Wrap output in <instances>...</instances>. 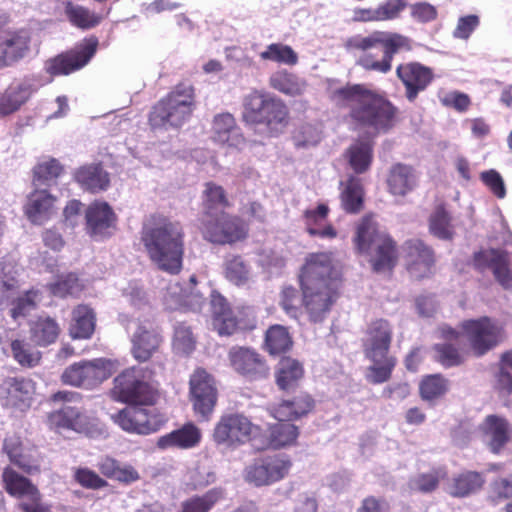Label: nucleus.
I'll return each mask as SVG.
<instances>
[{
    "instance_id": "nucleus-3",
    "label": "nucleus",
    "mask_w": 512,
    "mask_h": 512,
    "mask_svg": "<svg viewBox=\"0 0 512 512\" xmlns=\"http://www.w3.org/2000/svg\"><path fill=\"white\" fill-rule=\"evenodd\" d=\"M185 236L180 221L155 213L143 224L140 240L149 260L159 270L177 275L183 268Z\"/></svg>"
},
{
    "instance_id": "nucleus-18",
    "label": "nucleus",
    "mask_w": 512,
    "mask_h": 512,
    "mask_svg": "<svg viewBox=\"0 0 512 512\" xmlns=\"http://www.w3.org/2000/svg\"><path fill=\"white\" fill-rule=\"evenodd\" d=\"M109 378L104 359L81 360L67 366L61 376L63 385L91 390Z\"/></svg>"
},
{
    "instance_id": "nucleus-32",
    "label": "nucleus",
    "mask_w": 512,
    "mask_h": 512,
    "mask_svg": "<svg viewBox=\"0 0 512 512\" xmlns=\"http://www.w3.org/2000/svg\"><path fill=\"white\" fill-rule=\"evenodd\" d=\"M36 89L28 80L14 81L0 94V116H9L21 109Z\"/></svg>"
},
{
    "instance_id": "nucleus-29",
    "label": "nucleus",
    "mask_w": 512,
    "mask_h": 512,
    "mask_svg": "<svg viewBox=\"0 0 512 512\" xmlns=\"http://www.w3.org/2000/svg\"><path fill=\"white\" fill-rule=\"evenodd\" d=\"M315 408V399L306 391H298L290 399L269 408L271 416L278 421H293L307 416Z\"/></svg>"
},
{
    "instance_id": "nucleus-47",
    "label": "nucleus",
    "mask_w": 512,
    "mask_h": 512,
    "mask_svg": "<svg viewBox=\"0 0 512 512\" xmlns=\"http://www.w3.org/2000/svg\"><path fill=\"white\" fill-rule=\"evenodd\" d=\"M293 345L288 329L279 324L270 326L264 337V349L272 356L284 354Z\"/></svg>"
},
{
    "instance_id": "nucleus-8",
    "label": "nucleus",
    "mask_w": 512,
    "mask_h": 512,
    "mask_svg": "<svg viewBox=\"0 0 512 512\" xmlns=\"http://www.w3.org/2000/svg\"><path fill=\"white\" fill-rule=\"evenodd\" d=\"M195 109V87L189 82H180L153 105L148 122L153 129L179 128L190 120Z\"/></svg>"
},
{
    "instance_id": "nucleus-12",
    "label": "nucleus",
    "mask_w": 512,
    "mask_h": 512,
    "mask_svg": "<svg viewBox=\"0 0 512 512\" xmlns=\"http://www.w3.org/2000/svg\"><path fill=\"white\" fill-rule=\"evenodd\" d=\"M459 328L475 357L484 356L505 339L504 327L488 316L463 320Z\"/></svg>"
},
{
    "instance_id": "nucleus-9",
    "label": "nucleus",
    "mask_w": 512,
    "mask_h": 512,
    "mask_svg": "<svg viewBox=\"0 0 512 512\" xmlns=\"http://www.w3.org/2000/svg\"><path fill=\"white\" fill-rule=\"evenodd\" d=\"M210 305L212 327L219 336L245 335L257 328V315L250 306L233 309L228 300L216 290L211 292Z\"/></svg>"
},
{
    "instance_id": "nucleus-38",
    "label": "nucleus",
    "mask_w": 512,
    "mask_h": 512,
    "mask_svg": "<svg viewBox=\"0 0 512 512\" xmlns=\"http://www.w3.org/2000/svg\"><path fill=\"white\" fill-rule=\"evenodd\" d=\"M231 207L225 189L214 183L207 182L202 196V213L200 220H208L213 216L225 212V209Z\"/></svg>"
},
{
    "instance_id": "nucleus-43",
    "label": "nucleus",
    "mask_w": 512,
    "mask_h": 512,
    "mask_svg": "<svg viewBox=\"0 0 512 512\" xmlns=\"http://www.w3.org/2000/svg\"><path fill=\"white\" fill-rule=\"evenodd\" d=\"M344 157L356 174H363L371 167L373 145L369 141L356 140L345 150Z\"/></svg>"
},
{
    "instance_id": "nucleus-37",
    "label": "nucleus",
    "mask_w": 512,
    "mask_h": 512,
    "mask_svg": "<svg viewBox=\"0 0 512 512\" xmlns=\"http://www.w3.org/2000/svg\"><path fill=\"white\" fill-rule=\"evenodd\" d=\"M75 181L86 191L98 193L105 191L110 185L109 174L101 164H87L74 173Z\"/></svg>"
},
{
    "instance_id": "nucleus-10",
    "label": "nucleus",
    "mask_w": 512,
    "mask_h": 512,
    "mask_svg": "<svg viewBox=\"0 0 512 512\" xmlns=\"http://www.w3.org/2000/svg\"><path fill=\"white\" fill-rule=\"evenodd\" d=\"M151 375L148 369L127 368L115 377L113 393L120 402L131 406H153L159 399V391L150 381Z\"/></svg>"
},
{
    "instance_id": "nucleus-61",
    "label": "nucleus",
    "mask_w": 512,
    "mask_h": 512,
    "mask_svg": "<svg viewBox=\"0 0 512 512\" xmlns=\"http://www.w3.org/2000/svg\"><path fill=\"white\" fill-rule=\"evenodd\" d=\"M63 166L55 158L37 164L33 169V182L35 184H45L55 180L63 173Z\"/></svg>"
},
{
    "instance_id": "nucleus-36",
    "label": "nucleus",
    "mask_w": 512,
    "mask_h": 512,
    "mask_svg": "<svg viewBox=\"0 0 512 512\" xmlns=\"http://www.w3.org/2000/svg\"><path fill=\"white\" fill-rule=\"evenodd\" d=\"M201 439V430L193 422H188L181 428L161 436L157 441V446L161 449H191L198 446Z\"/></svg>"
},
{
    "instance_id": "nucleus-21",
    "label": "nucleus",
    "mask_w": 512,
    "mask_h": 512,
    "mask_svg": "<svg viewBox=\"0 0 512 512\" xmlns=\"http://www.w3.org/2000/svg\"><path fill=\"white\" fill-rule=\"evenodd\" d=\"M227 358L231 369L238 375L256 381L269 375V366L265 357L255 348L248 346H232Z\"/></svg>"
},
{
    "instance_id": "nucleus-40",
    "label": "nucleus",
    "mask_w": 512,
    "mask_h": 512,
    "mask_svg": "<svg viewBox=\"0 0 512 512\" xmlns=\"http://www.w3.org/2000/svg\"><path fill=\"white\" fill-rule=\"evenodd\" d=\"M96 327V314L87 304H79L72 310V320L69 328L73 339H90Z\"/></svg>"
},
{
    "instance_id": "nucleus-27",
    "label": "nucleus",
    "mask_w": 512,
    "mask_h": 512,
    "mask_svg": "<svg viewBox=\"0 0 512 512\" xmlns=\"http://www.w3.org/2000/svg\"><path fill=\"white\" fill-rule=\"evenodd\" d=\"M57 201V197L47 190L35 189L27 196L24 215L33 225H43L56 213Z\"/></svg>"
},
{
    "instance_id": "nucleus-52",
    "label": "nucleus",
    "mask_w": 512,
    "mask_h": 512,
    "mask_svg": "<svg viewBox=\"0 0 512 512\" xmlns=\"http://www.w3.org/2000/svg\"><path fill=\"white\" fill-rule=\"evenodd\" d=\"M298 427L289 421H279L269 428V445L274 449H280L294 444L298 438Z\"/></svg>"
},
{
    "instance_id": "nucleus-5",
    "label": "nucleus",
    "mask_w": 512,
    "mask_h": 512,
    "mask_svg": "<svg viewBox=\"0 0 512 512\" xmlns=\"http://www.w3.org/2000/svg\"><path fill=\"white\" fill-rule=\"evenodd\" d=\"M394 337L391 322L384 318L371 320L361 338L364 358L370 362L366 367L365 379L373 385L383 384L392 378L397 358L390 353Z\"/></svg>"
},
{
    "instance_id": "nucleus-45",
    "label": "nucleus",
    "mask_w": 512,
    "mask_h": 512,
    "mask_svg": "<svg viewBox=\"0 0 512 512\" xmlns=\"http://www.w3.org/2000/svg\"><path fill=\"white\" fill-rule=\"evenodd\" d=\"M429 232L440 240H452L455 235L452 216L444 203L435 206L428 219Z\"/></svg>"
},
{
    "instance_id": "nucleus-48",
    "label": "nucleus",
    "mask_w": 512,
    "mask_h": 512,
    "mask_svg": "<svg viewBox=\"0 0 512 512\" xmlns=\"http://www.w3.org/2000/svg\"><path fill=\"white\" fill-rule=\"evenodd\" d=\"M269 85L271 88L292 97L302 95L306 86L305 81L284 69L278 70L270 76Z\"/></svg>"
},
{
    "instance_id": "nucleus-60",
    "label": "nucleus",
    "mask_w": 512,
    "mask_h": 512,
    "mask_svg": "<svg viewBox=\"0 0 512 512\" xmlns=\"http://www.w3.org/2000/svg\"><path fill=\"white\" fill-rule=\"evenodd\" d=\"M445 475L446 472L442 469H433L428 473H421L411 479L410 487L417 492L431 493L438 488L440 480L444 478Z\"/></svg>"
},
{
    "instance_id": "nucleus-35",
    "label": "nucleus",
    "mask_w": 512,
    "mask_h": 512,
    "mask_svg": "<svg viewBox=\"0 0 512 512\" xmlns=\"http://www.w3.org/2000/svg\"><path fill=\"white\" fill-rule=\"evenodd\" d=\"M330 209L328 205L320 203L315 209H306L303 212V221L306 232L312 237L334 239L338 232L331 223H326Z\"/></svg>"
},
{
    "instance_id": "nucleus-44",
    "label": "nucleus",
    "mask_w": 512,
    "mask_h": 512,
    "mask_svg": "<svg viewBox=\"0 0 512 512\" xmlns=\"http://www.w3.org/2000/svg\"><path fill=\"white\" fill-rule=\"evenodd\" d=\"M364 187L362 180L354 175H350L340 194L342 208L350 214L359 213L364 204Z\"/></svg>"
},
{
    "instance_id": "nucleus-62",
    "label": "nucleus",
    "mask_w": 512,
    "mask_h": 512,
    "mask_svg": "<svg viewBox=\"0 0 512 512\" xmlns=\"http://www.w3.org/2000/svg\"><path fill=\"white\" fill-rule=\"evenodd\" d=\"M496 281L504 288H509L512 284V271L506 252L502 251L492 264L491 269Z\"/></svg>"
},
{
    "instance_id": "nucleus-46",
    "label": "nucleus",
    "mask_w": 512,
    "mask_h": 512,
    "mask_svg": "<svg viewBox=\"0 0 512 512\" xmlns=\"http://www.w3.org/2000/svg\"><path fill=\"white\" fill-rule=\"evenodd\" d=\"M432 353L433 360L446 369L461 366L466 361L465 351L453 342L435 343L432 346Z\"/></svg>"
},
{
    "instance_id": "nucleus-56",
    "label": "nucleus",
    "mask_w": 512,
    "mask_h": 512,
    "mask_svg": "<svg viewBox=\"0 0 512 512\" xmlns=\"http://www.w3.org/2000/svg\"><path fill=\"white\" fill-rule=\"evenodd\" d=\"M263 61H272L279 64L294 66L298 63V55L291 46L282 43H272L260 54Z\"/></svg>"
},
{
    "instance_id": "nucleus-1",
    "label": "nucleus",
    "mask_w": 512,
    "mask_h": 512,
    "mask_svg": "<svg viewBox=\"0 0 512 512\" xmlns=\"http://www.w3.org/2000/svg\"><path fill=\"white\" fill-rule=\"evenodd\" d=\"M331 102L347 108L346 120L354 130L370 131L374 136L386 134L400 121V110L385 95L362 84H347L330 92Z\"/></svg>"
},
{
    "instance_id": "nucleus-55",
    "label": "nucleus",
    "mask_w": 512,
    "mask_h": 512,
    "mask_svg": "<svg viewBox=\"0 0 512 512\" xmlns=\"http://www.w3.org/2000/svg\"><path fill=\"white\" fill-rule=\"evenodd\" d=\"M48 288L52 295L59 298H66L80 294L84 289V285L81 283L76 273L69 272L58 276L53 283L48 285Z\"/></svg>"
},
{
    "instance_id": "nucleus-57",
    "label": "nucleus",
    "mask_w": 512,
    "mask_h": 512,
    "mask_svg": "<svg viewBox=\"0 0 512 512\" xmlns=\"http://www.w3.org/2000/svg\"><path fill=\"white\" fill-rule=\"evenodd\" d=\"M509 499H512V473L491 481L486 497V500L494 506Z\"/></svg>"
},
{
    "instance_id": "nucleus-4",
    "label": "nucleus",
    "mask_w": 512,
    "mask_h": 512,
    "mask_svg": "<svg viewBox=\"0 0 512 512\" xmlns=\"http://www.w3.org/2000/svg\"><path fill=\"white\" fill-rule=\"evenodd\" d=\"M344 47L347 51H360L356 65L365 71L387 74L392 70L394 56L401 51H411V40L400 33L376 30L367 36L355 35L348 38Z\"/></svg>"
},
{
    "instance_id": "nucleus-34",
    "label": "nucleus",
    "mask_w": 512,
    "mask_h": 512,
    "mask_svg": "<svg viewBox=\"0 0 512 512\" xmlns=\"http://www.w3.org/2000/svg\"><path fill=\"white\" fill-rule=\"evenodd\" d=\"M87 230L91 235L105 236L115 226L117 216L107 202L91 203L85 213Z\"/></svg>"
},
{
    "instance_id": "nucleus-51",
    "label": "nucleus",
    "mask_w": 512,
    "mask_h": 512,
    "mask_svg": "<svg viewBox=\"0 0 512 512\" xmlns=\"http://www.w3.org/2000/svg\"><path fill=\"white\" fill-rule=\"evenodd\" d=\"M449 390V380L441 373L426 375L419 383V394L424 401H435Z\"/></svg>"
},
{
    "instance_id": "nucleus-2",
    "label": "nucleus",
    "mask_w": 512,
    "mask_h": 512,
    "mask_svg": "<svg viewBox=\"0 0 512 512\" xmlns=\"http://www.w3.org/2000/svg\"><path fill=\"white\" fill-rule=\"evenodd\" d=\"M342 275L333 261L332 252H316L306 256L298 274L304 293V311L312 323H322L339 296Z\"/></svg>"
},
{
    "instance_id": "nucleus-63",
    "label": "nucleus",
    "mask_w": 512,
    "mask_h": 512,
    "mask_svg": "<svg viewBox=\"0 0 512 512\" xmlns=\"http://www.w3.org/2000/svg\"><path fill=\"white\" fill-rule=\"evenodd\" d=\"M195 339L190 327L178 324L174 330L173 345L183 354H190L195 349Z\"/></svg>"
},
{
    "instance_id": "nucleus-14",
    "label": "nucleus",
    "mask_w": 512,
    "mask_h": 512,
    "mask_svg": "<svg viewBox=\"0 0 512 512\" xmlns=\"http://www.w3.org/2000/svg\"><path fill=\"white\" fill-rule=\"evenodd\" d=\"M200 231L213 244H233L248 236L247 223L237 215L221 212L208 220H200Z\"/></svg>"
},
{
    "instance_id": "nucleus-26",
    "label": "nucleus",
    "mask_w": 512,
    "mask_h": 512,
    "mask_svg": "<svg viewBox=\"0 0 512 512\" xmlns=\"http://www.w3.org/2000/svg\"><path fill=\"white\" fill-rule=\"evenodd\" d=\"M163 341L159 327L149 322L140 323L131 338V353L137 361L147 362L159 352Z\"/></svg>"
},
{
    "instance_id": "nucleus-22",
    "label": "nucleus",
    "mask_w": 512,
    "mask_h": 512,
    "mask_svg": "<svg viewBox=\"0 0 512 512\" xmlns=\"http://www.w3.org/2000/svg\"><path fill=\"white\" fill-rule=\"evenodd\" d=\"M36 383L24 376H6L0 380L2 407L24 411L31 406Z\"/></svg>"
},
{
    "instance_id": "nucleus-31",
    "label": "nucleus",
    "mask_w": 512,
    "mask_h": 512,
    "mask_svg": "<svg viewBox=\"0 0 512 512\" xmlns=\"http://www.w3.org/2000/svg\"><path fill=\"white\" fill-rule=\"evenodd\" d=\"M62 329L56 318L39 315L28 323V338L34 347L46 348L55 344Z\"/></svg>"
},
{
    "instance_id": "nucleus-19",
    "label": "nucleus",
    "mask_w": 512,
    "mask_h": 512,
    "mask_svg": "<svg viewBox=\"0 0 512 512\" xmlns=\"http://www.w3.org/2000/svg\"><path fill=\"white\" fill-rule=\"evenodd\" d=\"M114 423L128 433L148 435L155 433L163 426L165 420L155 409L142 406L126 407L111 416Z\"/></svg>"
},
{
    "instance_id": "nucleus-25",
    "label": "nucleus",
    "mask_w": 512,
    "mask_h": 512,
    "mask_svg": "<svg viewBox=\"0 0 512 512\" xmlns=\"http://www.w3.org/2000/svg\"><path fill=\"white\" fill-rule=\"evenodd\" d=\"M30 43L31 35L28 30H10L4 27L0 33V69L24 58L30 50Z\"/></svg>"
},
{
    "instance_id": "nucleus-64",
    "label": "nucleus",
    "mask_w": 512,
    "mask_h": 512,
    "mask_svg": "<svg viewBox=\"0 0 512 512\" xmlns=\"http://www.w3.org/2000/svg\"><path fill=\"white\" fill-rule=\"evenodd\" d=\"M75 481L83 488L97 490L108 486V482L89 468H78L74 474Z\"/></svg>"
},
{
    "instance_id": "nucleus-59",
    "label": "nucleus",
    "mask_w": 512,
    "mask_h": 512,
    "mask_svg": "<svg viewBox=\"0 0 512 512\" xmlns=\"http://www.w3.org/2000/svg\"><path fill=\"white\" fill-rule=\"evenodd\" d=\"M42 299V292L39 289L31 288L23 295L18 297L11 309V316L13 319L25 317L32 310H34Z\"/></svg>"
},
{
    "instance_id": "nucleus-53",
    "label": "nucleus",
    "mask_w": 512,
    "mask_h": 512,
    "mask_svg": "<svg viewBox=\"0 0 512 512\" xmlns=\"http://www.w3.org/2000/svg\"><path fill=\"white\" fill-rule=\"evenodd\" d=\"M279 306L290 318L298 320L304 311V293L292 285L284 286L279 294Z\"/></svg>"
},
{
    "instance_id": "nucleus-28",
    "label": "nucleus",
    "mask_w": 512,
    "mask_h": 512,
    "mask_svg": "<svg viewBox=\"0 0 512 512\" xmlns=\"http://www.w3.org/2000/svg\"><path fill=\"white\" fill-rule=\"evenodd\" d=\"M479 429L489 450L496 455L500 454L512 439V426L503 416L487 415Z\"/></svg>"
},
{
    "instance_id": "nucleus-50",
    "label": "nucleus",
    "mask_w": 512,
    "mask_h": 512,
    "mask_svg": "<svg viewBox=\"0 0 512 512\" xmlns=\"http://www.w3.org/2000/svg\"><path fill=\"white\" fill-rule=\"evenodd\" d=\"M223 498L221 488H212L203 495H193L181 502L178 512H210Z\"/></svg>"
},
{
    "instance_id": "nucleus-58",
    "label": "nucleus",
    "mask_w": 512,
    "mask_h": 512,
    "mask_svg": "<svg viewBox=\"0 0 512 512\" xmlns=\"http://www.w3.org/2000/svg\"><path fill=\"white\" fill-rule=\"evenodd\" d=\"M42 456L36 447L25 448L12 464L17 466L27 475H36L41 472Z\"/></svg>"
},
{
    "instance_id": "nucleus-24",
    "label": "nucleus",
    "mask_w": 512,
    "mask_h": 512,
    "mask_svg": "<svg viewBox=\"0 0 512 512\" xmlns=\"http://www.w3.org/2000/svg\"><path fill=\"white\" fill-rule=\"evenodd\" d=\"M396 76L405 89V97L414 102L434 80L433 69L417 61H409L396 67Z\"/></svg>"
},
{
    "instance_id": "nucleus-6",
    "label": "nucleus",
    "mask_w": 512,
    "mask_h": 512,
    "mask_svg": "<svg viewBox=\"0 0 512 512\" xmlns=\"http://www.w3.org/2000/svg\"><path fill=\"white\" fill-rule=\"evenodd\" d=\"M245 125L260 129L267 137H278L289 125L290 111L278 96L253 90L243 99L241 114Z\"/></svg>"
},
{
    "instance_id": "nucleus-54",
    "label": "nucleus",
    "mask_w": 512,
    "mask_h": 512,
    "mask_svg": "<svg viewBox=\"0 0 512 512\" xmlns=\"http://www.w3.org/2000/svg\"><path fill=\"white\" fill-rule=\"evenodd\" d=\"M224 277L236 286L245 285L250 277L248 263L240 255H228L223 263Z\"/></svg>"
},
{
    "instance_id": "nucleus-39",
    "label": "nucleus",
    "mask_w": 512,
    "mask_h": 512,
    "mask_svg": "<svg viewBox=\"0 0 512 512\" xmlns=\"http://www.w3.org/2000/svg\"><path fill=\"white\" fill-rule=\"evenodd\" d=\"M64 14L68 22L80 30L87 31L96 28L103 20V16L90 8L67 0L63 3Z\"/></svg>"
},
{
    "instance_id": "nucleus-33",
    "label": "nucleus",
    "mask_w": 512,
    "mask_h": 512,
    "mask_svg": "<svg viewBox=\"0 0 512 512\" xmlns=\"http://www.w3.org/2000/svg\"><path fill=\"white\" fill-rule=\"evenodd\" d=\"M386 184L391 195L404 197L417 187L416 171L411 165L395 163L388 171Z\"/></svg>"
},
{
    "instance_id": "nucleus-17",
    "label": "nucleus",
    "mask_w": 512,
    "mask_h": 512,
    "mask_svg": "<svg viewBox=\"0 0 512 512\" xmlns=\"http://www.w3.org/2000/svg\"><path fill=\"white\" fill-rule=\"evenodd\" d=\"M292 468L288 455L275 454L256 459L244 470V479L255 487L269 486L286 478Z\"/></svg>"
},
{
    "instance_id": "nucleus-11",
    "label": "nucleus",
    "mask_w": 512,
    "mask_h": 512,
    "mask_svg": "<svg viewBox=\"0 0 512 512\" xmlns=\"http://www.w3.org/2000/svg\"><path fill=\"white\" fill-rule=\"evenodd\" d=\"M1 481L6 493L18 499L20 512H53V504L45 500L37 485L12 467L3 469Z\"/></svg>"
},
{
    "instance_id": "nucleus-41",
    "label": "nucleus",
    "mask_w": 512,
    "mask_h": 512,
    "mask_svg": "<svg viewBox=\"0 0 512 512\" xmlns=\"http://www.w3.org/2000/svg\"><path fill=\"white\" fill-rule=\"evenodd\" d=\"M304 376L301 362L289 356L282 357L275 370V382L282 391L294 388Z\"/></svg>"
},
{
    "instance_id": "nucleus-49",
    "label": "nucleus",
    "mask_w": 512,
    "mask_h": 512,
    "mask_svg": "<svg viewBox=\"0 0 512 512\" xmlns=\"http://www.w3.org/2000/svg\"><path fill=\"white\" fill-rule=\"evenodd\" d=\"M11 356L22 368H34L42 359V353L36 350L31 342L24 339H13L10 342Z\"/></svg>"
},
{
    "instance_id": "nucleus-23",
    "label": "nucleus",
    "mask_w": 512,
    "mask_h": 512,
    "mask_svg": "<svg viewBox=\"0 0 512 512\" xmlns=\"http://www.w3.org/2000/svg\"><path fill=\"white\" fill-rule=\"evenodd\" d=\"M47 422L49 427L57 432L74 431L89 435L96 430L94 419L87 414L84 408L76 405H63L50 412Z\"/></svg>"
},
{
    "instance_id": "nucleus-7",
    "label": "nucleus",
    "mask_w": 512,
    "mask_h": 512,
    "mask_svg": "<svg viewBox=\"0 0 512 512\" xmlns=\"http://www.w3.org/2000/svg\"><path fill=\"white\" fill-rule=\"evenodd\" d=\"M353 243L358 253L368 256L374 272L391 273L396 267L399 260L397 242L370 218H363L357 225Z\"/></svg>"
},
{
    "instance_id": "nucleus-13",
    "label": "nucleus",
    "mask_w": 512,
    "mask_h": 512,
    "mask_svg": "<svg viewBox=\"0 0 512 512\" xmlns=\"http://www.w3.org/2000/svg\"><path fill=\"white\" fill-rule=\"evenodd\" d=\"M215 377L202 367L196 368L189 378V400L199 422H209L218 403Z\"/></svg>"
},
{
    "instance_id": "nucleus-20",
    "label": "nucleus",
    "mask_w": 512,
    "mask_h": 512,
    "mask_svg": "<svg viewBox=\"0 0 512 512\" xmlns=\"http://www.w3.org/2000/svg\"><path fill=\"white\" fill-rule=\"evenodd\" d=\"M404 265L415 280L430 278L434 274L436 254L434 249L418 238L408 239L403 244Z\"/></svg>"
},
{
    "instance_id": "nucleus-15",
    "label": "nucleus",
    "mask_w": 512,
    "mask_h": 512,
    "mask_svg": "<svg viewBox=\"0 0 512 512\" xmlns=\"http://www.w3.org/2000/svg\"><path fill=\"white\" fill-rule=\"evenodd\" d=\"M255 429L243 413H224L216 422L211 437L218 446L236 448L250 441Z\"/></svg>"
},
{
    "instance_id": "nucleus-30",
    "label": "nucleus",
    "mask_w": 512,
    "mask_h": 512,
    "mask_svg": "<svg viewBox=\"0 0 512 512\" xmlns=\"http://www.w3.org/2000/svg\"><path fill=\"white\" fill-rule=\"evenodd\" d=\"M211 139L213 142L229 147H239L245 143V138L231 113L216 114L211 124Z\"/></svg>"
},
{
    "instance_id": "nucleus-42",
    "label": "nucleus",
    "mask_w": 512,
    "mask_h": 512,
    "mask_svg": "<svg viewBox=\"0 0 512 512\" xmlns=\"http://www.w3.org/2000/svg\"><path fill=\"white\" fill-rule=\"evenodd\" d=\"M485 477L477 471H464L457 474L451 480L448 493L454 498H465L482 489Z\"/></svg>"
},
{
    "instance_id": "nucleus-16",
    "label": "nucleus",
    "mask_w": 512,
    "mask_h": 512,
    "mask_svg": "<svg viewBox=\"0 0 512 512\" xmlns=\"http://www.w3.org/2000/svg\"><path fill=\"white\" fill-rule=\"evenodd\" d=\"M98 39L95 36L85 38L73 48L48 59L44 69L52 77L69 75L86 66L94 57L98 48Z\"/></svg>"
}]
</instances>
